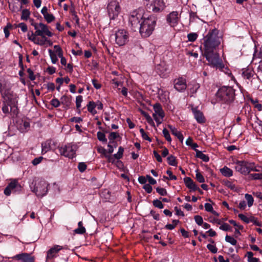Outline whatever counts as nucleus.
Returning <instances> with one entry per match:
<instances>
[{"mask_svg":"<svg viewBox=\"0 0 262 262\" xmlns=\"http://www.w3.org/2000/svg\"><path fill=\"white\" fill-rule=\"evenodd\" d=\"M238 216L239 218L245 223L248 224L250 222V217H248L243 214H239Z\"/></svg>","mask_w":262,"mask_h":262,"instance_id":"864d4df0","label":"nucleus"},{"mask_svg":"<svg viewBox=\"0 0 262 262\" xmlns=\"http://www.w3.org/2000/svg\"><path fill=\"white\" fill-rule=\"evenodd\" d=\"M38 42L39 43H38V45L39 46H44L46 43H48L49 46H52L53 44L52 41L48 39L47 36L43 38H39Z\"/></svg>","mask_w":262,"mask_h":262,"instance_id":"2f4dec72","label":"nucleus"},{"mask_svg":"<svg viewBox=\"0 0 262 262\" xmlns=\"http://www.w3.org/2000/svg\"><path fill=\"white\" fill-rule=\"evenodd\" d=\"M27 36L28 39L33 42L34 43L37 45L38 43H39V42H38L39 37L36 36V35H35V32L33 33V32H32L31 34L29 33Z\"/></svg>","mask_w":262,"mask_h":262,"instance_id":"c756f323","label":"nucleus"},{"mask_svg":"<svg viewBox=\"0 0 262 262\" xmlns=\"http://www.w3.org/2000/svg\"><path fill=\"white\" fill-rule=\"evenodd\" d=\"M17 27L20 28L21 31L24 32H26L27 31V26L24 23H19Z\"/></svg>","mask_w":262,"mask_h":262,"instance_id":"69168bd1","label":"nucleus"},{"mask_svg":"<svg viewBox=\"0 0 262 262\" xmlns=\"http://www.w3.org/2000/svg\"><path fill=\"white\" fill-rule=\"evenodd\" d=\"M192 111L195 119L198 123H202L205 122V118L204 117L203 113L200 111L196 108H192Z\"/></svg>","mask_w":262,"mask_h":262,"instance_id":"aec40b11","label":"nucleus"},{"mask_svg":"<svg viewBox=\"0 0 262 262\" xmlns=\"http://www.w3.org/2000/svg\"><path fill=\"white\" fill-rule=\"evenodd\" d=\"M49 53L52 62L54 64L56 63L58 61L56 55L52 51V50L50 49L49 50Z\"/></svg>","mask_w":262,"mask_h":262,"instance_id":"a19ab883","label":"nucleus"},{"mask_svg":"<svg viewBox=\"0 0 262 262\" xmlns=\"http://www.w3.org/2000/svg\"><path fill=\"white\" fill-rule=\"evenodd\" d=\"M98 140L103 142H106L107 139L105 138V134L101 132H98L97 134Z\"/></svg>","mask_w":262,"mask_h":262,"instance_id":"37998d69","label":"nucleus"},{"mask_svg":"<svg viewBox=\"0 0 262 262\" xmlns=\"http://www.w3.org/2000/svg\"><path fill=\"white\" fill-rule=\"evenodd\" d=\"M195 223L199 226L203 224V220L201 216L197 215L194 217Z\"/></svg>","mask_w":262,"mask_h":262,"instance_id":"603ef678","label":"nucleus"},{"mask_svg":"<svg viewBox=\"0 0 262 262\" xmlns=\"http://www.w3.org/2000/svg\"><path fill=\"white\" fill-rule=\"evenodd\" d=\"M51 104L52 105L54 106L55 107H57L59 106L60 104V101L56 98L53 99L51 101Z\"/></svg>","mask_w":262,"mask_h":262,"instance_id":"052dcab7","label":"nucleus"},{"mask_svg":"<svg viewBox=\"0 0 262 262\" xmlns=\"http://www.w3.org/2000/svg\"><path fill=\"white\" fill-rule=\"evenodd\" d=\"M207 249L213 253H216L217 251V248L213 245L208 244L207 245Z\"/></svg>","mask_w":262,"mask_h":262,"instance_id":"6e6d98bb","label":"nucleus"},{"mask_svg":"<svg viewBox=\"0 0 262 262\" xmlns=\"http://www.w3.org/2000/svg\"><path fill=\"white\" fill-rule=\"evenodd\" d=\"M167 70L168 67L164 62H161L156 67V71L157 73L163 78L167 76Z\"/></svg>","mask_w":262,"mask_h":262,"instance_id":"a211bd4d","label":"nucleus"},{"mask_svg":"<svg viewBox=\"0 0 262 262\" xmlns=\"http://www.w3.org/2000/svg\"><path fill=\"white\" fill-rule=\"evenodd\" d=\"M32 25L34 27L35 35L37 37L40 36V38H43L46 36L50 37L53 35L48 26L42 23L32 24Z\"/></svg>","mask_w":262,"mask_h":262,"instance_id":"0eeeda50","label":"nucleus"},{"mask_svg":"<svg viewBox=\"0 0 262 262\" xmlns=\"http://www.w3.org/2000/svg\"><path fill=\"white\" fill-rule=\"evenodd\" d=\"M257 58H262V48H260L259 51H255L253 54V59L255 60Z\"/></svg>","mask_w":262,"mask_h":262,"instance_id":"a18cd8bd","label":"nucleus"},{"mask_svg":"<svg viewBox=\"0 0 262 262\" xmlns=\"http://www.w3.org/2000/svg\"><path fill=\"white\" fill-rule=\"evenodd\" d=\"M115 36L116 43L119 46L125 45L128 41V33L123 29L118 30L116 32Z\"/></svg>","mask_w":262,"mask_h":262,"instance_id":"f8f14e48","label":"nucleus"},{"mask_svg":"<svg viewBox=\"0 0 262 262\" xmlns=\"http://www.w3.org/2000/svg\"><path fill=\"white\" fill-rule=\"evenodd\" d=\"M27 72L29 75V78L31 80H34L35 79V76L34 75L33 71L31 69H28Z\"/></svg>","mask_w":262,"mask_h":262,"instance_id":"e2e57ef3","label":"nucleus"},{"mask_svg":"<svg viewBox=\"0 0 262 262\" xmlns=\"http://www.w3.org/2000/svg\"><path fill=\"white\" fill-rule=\"evenodd\" d=\"M230 228V226L227 223H224L220 227V229L224 231H228Z\"/></svg>","mask_w":262,"mask_h":262,"instance_id":"338daca9","label":"nucleus"},{"mask_svg":"<svg viewBox=\"0 0 262 262\" xmlns=\"http://www.w3.org/2000/svg\"><path fill=\"white\" fill-rule=\"evenodd\" d=\"M163 136L165 137V138L166 139V140L167 141L170 142L171 141V138L170 137V134L168 131V130L166 128H164L163 129Z\"/></svg>","mask_w":262,"mask_h":262,"instance_id":"09e8293b","label":"nucleus"},{"mask_svg":"<svg viewBox=\"0 0 262 262\" xmlns=\"http://www.w3.org/2000/svg\"><path fill=\"white\" fill-rule=\"evenodd\" d=\"M61 102L62 104L65 105L67 107L70 106L71 101L70 98L67 96H63L60 98Z\"/></svg>","mask_w":262,"mask_h":262,"instance_id":"72a5a7b5","label":"nucleus"},{"mask_svg":"<svg viewBox=\"0 0 262 262\" xmlns=\"http://www.w3.org/2000/svg\"><path fill=\"white\" fill-rule=\"evenodd\" d=\"M196 179L197 181L198 182H199L200 183H203V182H204L205 179H204V178L203 176V175L201 173L198 172V170H196Z\"/></svg>","mask_w":262,"mask_h":262,"instance_id":"5fc2aeb1","label":"nucleus"},{"mask_svg":"<svg viewBox=\"0 0 262 262\" xmlns=\"http://www.w3.org/2000/svg\"><path fill=\"white\" fill-rule=\"evenodd\" d=\"M253 75L254 72L250 69L243 70L242 76L245 79H250Z\"/></svg>","mask_w":262,"mask_h":262,"instance_id":"393cba45","label":"nucleus"},{"mask_svg":"<svg viewBox=\"0 0 262 262\" xmlns=\"http://www.w3.org/2000/svg\"><path fill=\"white\" fill-rule=\"evenodd\" d=\"M156 191L159 194L162 196L166 195L167 194L166 190L162 187L156 188Z\"/></svg>","mask_w":262,"mask_h":262,"instance_id":"3c124183","label":"nucleus"},{"mask_svg":"<svg viewBox=\"0 0 262 262\" xmlns=\"http://www.w3.org/2000/svg\"><path fill=\"white\" fill-rule=\"evenodd\" d=\"M146 16L143 10L140 9L134 10L130 13L128 17L129 23L134 31L139 29L142 20Z\"/></svg>","mask_w":262,"mask_h":262,"instance_id":"7ed1b4c3","label":"nucleus"},{"mask_svg":"<svg viewBox=\"0 0 262 262\" xmlns=\"http://www.w3.org/2000/svg\"><path fill=\"white\" fill-rule=\"evenodd\" d=\"M225 185L227 187H228L229 188H230L231 190H235V186L231 182L227 181L225 182Z\"/></svg>","mask_w":262,"mask_h":262,"instance_id":"680f3d73","label":"nucleus"},{"mask_svg":"<svg viewBox=\"0 0 262 262\" xmlns=\"http://www.w3.org/2000/svg\"><path fill=\"white\" fill-rule=\"evenodd\" d=\"M174 88L178 92H183L187 88L186 80L182 77L176 79L174 80Z\"/></svg>","mask_w":262,"mask_h":262,"instance_id":"2eb2a0df","label":"nucleus"},{"mask_svg":"<svg viewBox=\"0 0 262 262\" xmlns=\"http://www.w3.org/2000/svg\"><path fill=\"white\" fill-rule=\"evenodd\" d=\"M178 13L176 11L171 12L167 17V21L171 27L176 26L178 22Z\"/></svg>","mask_w":262,"mask_h":262,"instance_id":"6ab92c4d","label":"nucleus"},{"mask_svg":"<svg viewBox=\"0 0 262 262\" xmlns=\"http://www.w3.org/2000/svg\"><path fill=\"white\" fill-rule=\"evenodd\" d=\"M12 29V25L10 23H8L4 29V32L6 38H8L10 35L9 29Z\"/></svg>","mask_w":262,"mask_h":262,"instance_id":"4c0bfd02","label":"nucleus"},{"mask_svg":"<svg viewBox=\"0 0 262 262\" xmlns=\"http://www.w3.org/2000/svg\"><path fill=\"white\" fill-rule=\"evenodd\" d=\"M108 15L111 19H115L120 12V7L119 2L116 0L109 2L107 7Z\"/></svg>","mask_w":262,"mask_h":262,"instance_id":"1a4fd4ad","label":"nucleus"},{"mask_svg":"<svg viewBox=\"0 0 262 262\" xmlns=\"http://www.w3.org/2000/svg\"><path fill=\"white\" fill-rule=\"evenodd\" d=\"M83 99L82 96L81 95H79L76 97V108L78 110H79L80 107H81V103L82 102Z\"/></svg>","mask_w":262,"mask_h":262,"instance_id":"49530a36","label":"nucleus"},{"mask_svg":"<svg viewBox=\"0 0 262 262\" xmlns=\"http://www.w3.org/2000/svg\"><path fill=\"white\" fill-rule=\"evenodd\" d=\"M13 103V102H12L4 101L3 102V106L2 107L3 112L5 114H8L9 112V106H11V105Z\"/></svg>","mask_w":262,"mask_h":262,"instance_id":"473e14b6","label":"nucleus"},{"mask_svg":"<svg viewBox=\"0 0 262 262\" xmlns=\"http://www.w3.org/2000/svg\"><path fill=\"white\" fill-rule=\"evenodd\" d=\"M92 83L93 84V86L96 89H99L101 88V84L96 79H93L92 80Z\"/></svg>","mask_w":262,"mask_h":262,"instance_id":"774afa93","label":"nucleus"},{"mask_svg":"<svg viewBox=\"0 0 262 262\" xmlns=\"http://www.w3.org/2000/svg\"><path fill=\"white\" fill-rule=\"evenodd\" d=\"M184 183L186 187L193 191L196 190L199 187L194 183L192 180L189 177H186L184 179Z\"/></svg>","mask_w":262,"mask_h":262,"instance_id":"4be33fe9","label":"nucleus"},{"mask_svg":"<svg viewBox=\"0 0 262 262\" xmlns=\"http://www.w3.org/2000/svg\"><path fill=\"white\" fill-rule=\"evenodd\" d=\"M63 248V247L60 245L54 246V247L51 248L47 252V255L46 257L47 261L52 259L54 257H56L58 252Z\"/></svg>","mask_w":262,"mask_h":262,"instance_id":"f3484780","label":"nucleus"},{"mask_svg":"<svg viewBox=\"0 0 262 262\" xmlns=\"http://www.w3.org/2000/svg\"><path fill=\"white\" fill-rule=\"evenodd\" d=\"M196 157L205 162H207L209 160V158L207 155L204 154L201 151L199 150H196Z\"/></svg>","mask_w":262,"mask_h":262,"instance_id":"c85d7f7f","label":"nucleus"},{"mask_svg":"<svg viewBox=\"0 0 262 262\" xmlns=\"http://www.w3.org/2000/svg\"><path fill=\"white\" fill-rule=\"evenodd\" d=\"M74 231L76 234H82L84 233L86 230L84 227H78V228L75 229Z\"/></svg>","mask_w":262,"mask_h":262,"instance_id":"13d9d810","label":"nucleus"},{"mask_svg":"<svg viewBox=\"0 0 262 262\" xmlns=\"http://www.w3.org/2000/svg\"><path fill=\"white\" fill-rule=\"evenodd\" d=\"M204 56L208 61L209 64L213 68L223 71L225 66L220 58L219 54L215 51L204 52Z\"/></svg>","mask_w":262,"mask_h":262,"instance_id":"39448f33","label":"nucleus"},{"mask_svg":"<svg viewBox=\"0 0 262 262\" xmlns=\"http://www.w3.org/2000/svg\"><path fill=\"white\" fill-rule=\"evenodd\" d=\"M105 158L110 163H114L117 159L113 155H105Z\"/></svg>","mask_w":262,"mask_h":262,"instance_id":"bf43d9fd","label":"nucleus"},{"mask_svg":"<svg viewBox=\"0 0 262 262\" xmlns=\"http://www.w3.org/2000/svg\"><path fill=\"white\" fill-rule=\"evenodd\" d=\"M147 6L149 10L155 13L162 11L165 8L163 0H152L150 4H147Z\"/></svg>","mask_w":262,"mask_h":262,"instance_id":"4468645a","label":"nucleus"},{"mask_svg":"<svg viewBox=\"0 0 262 262\" xmlns=\"http://www.w3.org/2000/svg\"><path fill=\"white\" fill-rule=\"evenodd\" d=\"M153 205L159 209H162L164 207V205L162 202L158 199L155 200L152 202Z\"/></svg>","mask_w":262,"mask_h":262,"instance_id":"c03bdc74","label":"nucleus"},{"mask_svg":"<svg viewBox=\"0 0 262 262\" xmlns=\"http://www.w3.org/2000/svg\"><path fill=\"white\" fill-rule=\"evenodd\" d=\"M157 18L154 15L145 16L139 27V32L143 37L149 36L155 30Z\"/></svg>","mask_w":262,"mask_h":262,"instance_id":"f03ea898","label":"nucleus"},{"mask_svg":"<svg viewBox=\"0 0 262 262\" xmlns=\"http://www.w3.org/2000/svg\"><path fill=\"white\" fill-rule=\"evenodd\" d=\"M220 171L222 175L226 177H230L233 175V171L227 166H224L220 169Z\"/></svg>","mask_w":262,"mask_h":262,"instance_id":"a878e982","label":"nucleus"},{"mask_svg":"<svg viewBox=\"0 0 262 262\" xmlns=\"http://www.w3.org/2000/svg\"><path fill=\"white\" fill-rule=\"evenodd\" d=\"M225 241L230 243L232 245H236L237 243V241L235 239H234L233 237L227 235L225 237Z\"/></svg>","mask_w":262,"mask_h":262,"instance_id":"ea45409f","label":"nucleus"},{"mask_svg":"<svg viewBox=\"0 0 262 262\" xmlns=\"http://www.w3.org/2000/svg\"><path fill=\"white\" fill-rule=\"evenodd\" d=\"M60 154L65 157L73 159L76 156L77 146L75 144L68 143L58 148Z\"/></svg>","mask_w":262,"mask_h":262,"instance_id":"6e6552de","label":"nucleus"},{"mask_svg":"<svg viewBox=\"0 0 262 262\" xmlns=\"http://www.w3.org/2000/svg\"><path fill=\"white\" fill-rule=\"evenodd\" d=\"M87 107L88 111L93 115L97 113V111L95 109L96 107V103L94 101H90L87 105Z\"/></svg>","mask_w":262,"mask_h":262,"instance_id":"7c9ffc66","label":"nucleus"},{"mask_svg":"<svg viewBox=\"0 0 262 262\" xmlns=\"http://www.w3.org/2000/svg\"><path fill=\"white\" fill-rule=\"evenodd\" d=\"M216 96L224 103H231L234 99V90L230 86H223L218 90Z\"/></svg>","mask_w":262,"mask_h":262,"instance_id":"20e7f679","label":"nucleus"},{"mask_svg":"<svg viewBox=\"0 0 262 262\" xmlns=\"http://www.w3.org/2000/svg\"><path fill=\"white\" fill-rule=\"evenodd\" d=\"M143 188L148 193H151L152 190V187L149 184H145L143 186Z\"/></svg>","mask_w":262,"mask_h":262,"instance_id":"0e129e2a","label":"nucleus"},{"mask_svg":"<svg viewBox=\"0 0 262 262\" xmlns=\"http://www.w3.org/2000/svg\"><path fill=\"white\" fill-rule=\"evenodd\" d=\"M19 128L21 132H26L30 128V122L27 120H22L20 123Z\"/></svg>","mask_w":262,"mask_h":262,"instance_id":"bb28decb","label":"nucleus"},{"mask_svg":"<svg viewBox=\"0 0 262 262\" xmlns=\"http://www.w3.org/2000/svg\"><path fill=\"white\" fill-rule=\"evenodd\" d=\"M41 153L45 154L51 149V141H47L41 143Z\"/></svg>","mask_w":262,"mask_h":262,"instance_id":"cd10ccee","label":"nucleus"},{"mask_svg":"<svg viewBox=\"0 0 262 262\" xmlns=\"http://www.w3.org/2000/svg\"><path fill=\"white\" fill-rule=\"evenodd\" d=\"M54 48L56 49V52L58 56L60 58V62L63 66H66L67 60L63 56V53L61 48L58 45L54 46Z\"/></svg>","mask_w":262,"mask_h":262,"instance_id":"b1692460","label":"nucleus"},{"mask_svg":"<svg viewBox=\"0 0 262 262\" xmlns=\"http://www.w3.org/2000/svg\"><path fill=\"white\" fill-rule=\"evenodd\" d=\"M168 163L171 166H177V162L176 161V158L170 155V156L168 157L167 158Z\"/></svg>","mask_w":262,"mask_h":262,"instance_id":"f704fd0d","label":"nucleus"},{"mask_svg":"<svg viewBox=\"0 0 262 262\" xmlns=\"http://www.w3.org/2000/svg\"><path fill=\"white\" fill-rule=\"evenodd\" d=\"M1 94L4 99V101L13 102V96L10 90L5 89L2 92Z\"/></svg>","mask_w":262,"mask_h":262,"instance_id":"412c9836","label":"nucleus"},{"mask_svg":"<svg viewBox=\"0 0 262 262\" xmlns=\"http://www.w3.org/2000/svg\"><path fill=\"white\" fill-rule=\"evenodd\" d=\"M123 151L124 148L120 146L119 147L118 151L117 152V153L114 154V156L115 157H116V158L117 160H119L122 157Z\"/></svg>","mask_w":262,"mask_h":262,"instance_id":"79ce46f5","label":"nucleus"},{"mask_svg":"<svg viewBox=\"0 0 262 262\" xmlns=\"http://www.w3.org/2000/svg\"><path fill=\"white\" fill-rule=\"evenodd\" d=\"M168 127L170 129L172 134L176 136L178 139L182 143L184 137L182 133L180 131H178L175 127L171 125H168Z\"/></svg>","mask_w":262,"mask_h":262,"instance_id":"5701e85b","label":"nucleus"},{"mask_svg":"<svg viewBox=\"0 0 262 262\" xmlns=\"http://www.w3.org/2000/svg\"><path fill=\"white\" fill-rule=\"evenodd\" d=\"M245 198L247 201L248 206L249 207H251L253 204V198L251 194L246 193L245 195Z\"/></svg>","mask_w":262,"mask_h":262,"instance_id":"c9c22d12","label":"nucleus"},{"mask_svg":"<svg viewBox=\"0 0 262 262\" xmlns=\"http://www.w3.org/2000/svg\"><path fill=\"white\" fill-rule=\"evenodd\" d=\"M219 31L216 29L210 31L204 38V52L215 51L221 43L220 38L218 36Z\"/></svg>","mask_w":262,"mask_h":262,"instance_id":"f257e3e1","label":"nucleus"},{"mask_svg":"<svg viewBox=\"0 0 262 262\" xmlns=\"http://www.w3.org/2000/svg\"><path fill=\"white\" fill-rule=\"evenodd\" d=\"M235 169L237 171L244 175L249 174L251 171H257L254 163H249L244 161L237 162Z\"/></svg>","mask_w":262,"mask_h":262,"instance_id":"423d86ee","label":"nucleus"},{"mask_svg":"<svg viewBox=\"0 0 262 262\" xmlns=\"http://www.w3.org/2000/svg\"><path fill=\"white\" fill-rule=\"evenodd\" d=\"M21 186L17 180H13L4 190V193L7 196L10 195L11 192H20Z\"/></svg>","mask_w":262,"mask_h":262,"instance_id":"9b49d317","label":"nucleus"},{"mask_svg":"<svg viewBox=\"0 0 262 262\" xmlns=\"http://www.w3.org/2000/svg\"><path fill=\"white\" fill-rule=\"evenodd\" d=\"M43 17L48 23H51L55 19V17L54 16V15L50 13H48Z\"/></svg>","mask_w":262,"mask_h":262,"instance_id":"de8ad7c7","label":"nucleus"},{"mask_svg":"<svg viewBox=\"0 0 262 262\" xmlns=\"http://www.w3.org/2000/svg\"><path fill=\"white\" fill-rule=\"evenodd\" d=\"M48 186L49 184L47 182L44 180H41L35 184L32 191L38 196L42 197L47 194L48 190Z\"/></svg>","mask_w":262,"mask_h":262,"instance_id":"9d476101","label":"nucleus"},{"mask_svg":"<svg viewBox=\"0 0 262 262\" xmlns=\"http://www.w3.org/2000/svg\"><path fill=\"white\" fill-rule=\"evenodd\" d=\"M119 136L118 134L115 132H112L108 136V139L110 140V143H114L115 139H116Z\"/></svg>","mask_w":262,"mask_h":262,"instance_id":"58836bf2","label":"nucleus"},{"mask_svg":"<svg viewBox=\"0 0 262 262\" xmlns=\"http://www.w3.org/2000/svg\"><path fill=\"white\" fill-rule=\"evenodd\" d=\"M198 37V35L195 33H190L187 35V38L189 41H194Z\"/></svg>","mask_w":262,"mask_h":262,"instance_id":"8fccbe9b","label":"nucleus"},{"mask_svg":"<svg viewBox=\"0 0 262 262\" xmlns=\"http://www.w3.org/2000/svg\"><path fill=\"white\" fill-rule=\"evenodd\" d=\"M30 15V12L28 9H24L22 11V14L21 16V19L23 20H27Z\"/></svg>","mask_w":262,"mask_h":262,"instance_id":"e433bc0d","label":"nucleus"},{"mask_svg":"<svg viewBox=\"0 0 262 262\" xmlns=\"http://www.w3.org/2000/svg\"><path fill=\"white\" fill-rule=\"evenodd\" d=\"M78 168L80 172H83L86 168V165L84 162H80L78 164Z\"/></svg>","mask_w":262,"mask_h":262,"instance_id":"4d7b16f0","label":"nucleus"},{"mask_svg":"<svg viewBox=\"0 0 262 262\" xmlns=\"http://www.w3.org/2000/svg\"><path fill=\"white\" fill-rule=\"evenodd\" d=\"M153 108L155 113L152 114V116L157 124H160L162 123L163 118L165 116L164 112L161 104L159 103H155Z\"/></svg>","mask_w":262,"mask_h":262,"instance_id":"ddd939ff","label":"nucleus"},{"mask_svg":"<svg viewBox=\"0 0 262 262\" xmlns=\"http://www.w3.org/2000/svg\"><path fill=\"white\" fill-rule=\"evenodd\" d=\"M13 259L20 260L21 262H34V258L30 254L21 253L16 254L12 257Z\"/></svg>","mask_w":262,"mask_h":262,"instance_id":"dca6fc26","label":"nucleus"}]
</instances>
